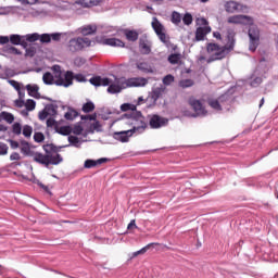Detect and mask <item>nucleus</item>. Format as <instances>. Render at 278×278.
Here are the masks:
<instances>
[{"label": "nucleus", "mask_w": 278, "mask_h": 278, "mask_svg": "<svg viewBox=\"0 0 278 278\" xmlns=\"http://www.w3.org/2000/svg\"><path fill=\"white\" fill-rule=\"evenodd\" d=\"M105 162H110L108 157H101L98 160L88 159L84 163V168H94V166H101V164H105Z\"/></svg>", "instance_id": "18"}, {"label": "nucleus", "mask_w": 278, "mask_h": 278, "mask_svg": "<svg viewBox=\"0 0 278 278\" xmlns=\"http://www.w3.org/2000/svg\"><path fill=\"white\" fill-rule=\"evenodd\" d=\"M184 25H192V14L186 13L182 17Z\"/></svg>", "instance_id": "51"}, {"label": "nucleus", "mask_w": 278, "mask_h": 278, "mask_svg": "<svg viewBox=\"0 0 278 278\" xmlns=\"http://www.w3.org/2000/svg\"><path fill=\"white\" fill-rule=\"evenodd\" d=\"M181 61V54L174 53L168 56L169 64H178Z\"/></svg>", "instance_id": "40"}, {"label": "nucleus", "mask_w": 278, "mask_h": 278, "mask_svg": "<svg viewBox=\"0 0 278 278\" xmlns=\"http://www.w3.org/2000/svg\"><path fill=\"white\" fill-rule=\"evenodd\" d=\"M10 86H12L15 90L21 91V84L16 80H9Z\"/></svg>", "instance_id": "59"}, {"label": "nucleus", "mask_w": 278, "mask_h": 278, "mask_svg": "<svg viewBox=\"0 0 278 278\" xmlns=\"http://www.w3.org/2000/svg\"><path fill=\"white\" fill-rule=\"evenodd\" d=\"M8 53H11V55H23V52H21V50H18L16 47L14 46H10L7 48Z\"/></svg>", "instance_id": "45"}, {"label": "nucleus", "mask_w": 278, "mask_h": 278, "mask_svg": "<svg viewBox=\"0 0 278 278\" xmlns=\"http://www.w3.org/2000/svg\"><path fill=\"white\" fill-rule=\"evenodd\" d=\"M10 160H11V162H18V160H21V154L18 152H13L10 155Z\"/></svg>", "instance_id": "60"}, {"label": "nucleus", "mask_w": 278, "mask_h": 278, "mask_svg": "<svg viewBox=\"0 0 278 278\" xmlns=\"http://www.w3.org/2000/svg\"><path fill=\"white\" fill-rule=\"evenodd\" d=\"M207 34H210V28H203V27L197 28L195 30L197 42H201V40H205V36H207Z\"/></svg>", "instance_id": "25"}, {"label": "nucleus", "mask_w": 278, "mask_h": 278, "mask_svg": "<svg viewBox=\"0 0 278 278\" xmlns=\"http://www.w3.org/2000/svg\"><path fill=\"white\" fill-rule=\"evenodd\" d=\"M139 51L142 55H149L151 53V41L147 34L139 38Z\"/></svg>", "instance_id": "16"}, {"label": "nucleus", "mask_w": 278, "mask_h": 278, "mask_svg": "<svg viewBox=\"0 0 278 278\" xmlns=\"http://www.w3.org/2000/svg\"><path fill=\"white\" fill-rule=\"evenodd\" d=\"M65 81L59 80L56 84L58 86H63V88H68L73 86V79H76L79 84H85V81H88L86 79V76L84 74H75L73 71H67L64 74Z\"/></svg>", "instance_id": "8"}, {"label": "nucleus", "mask_w": 278, "mask_h": 278, "mask_svg": "<svg viewBox=\"0 0 278 278\" xmlns=\"http://www.w3.org/2000/svg\"><path fill=\"white\" fill-rule=\"evenodd\" d=\"M227 23L230 25H253V17L249 15H232L228 17Z\"/></svg>", "instance_id": "12"}, {"label": "nucleus", "mask_w": 278, "mask_h": 278, "mask_svg": "<svg viewBox=\"0 0 278 278\" xmlns=\"http://www.w3.org/2000/svg\"><path fill=\"white\" fill-rule=\"evenodd\" d=\"M264 62H266V59L262 58L258 65L250 75L249 80L251 88H260V86L264 84V79H266V73L268 72Z\"/></svg>", "instance_id": "5"}, {"label": "nucleus", "mask_w": 278, "mask_h": 278, "mask_svg": "<svg viewBox=\"0 0 278 278\" xmlns=\"http://www.w3.org/2000/svg\"><path fill=\"white\" fill-rule=\"evenodd\" d=\"M92 40L88 37H77L72 38L67 43V49L72 53H77V51H83V49H86V47H91Z\"/></svg>", "instance_id": "7"}, {"label": "nucleus", "mask_w": 278, "mask_h": 278, "mask_svg": "<svg viewBox=\"0 0 278 278\" xmlns=\"http://www.w3.org/2000/svg\"><path fill=\"white\" fill-rule=\"evenodd\" d=\"M24 105L27 112H34V110H36V102L31 99H28Z\"/></svg>", "instance_id": "43"}, {"label": "nucleus", "mask_w": 278, "mask_h": 278, "mask_svg": "<svg viewBox=\"0 0 278 278\" xmlns=\"http://www.w3.org/2000/svg\"><path fill=\"white\" fill-rule=\"evenodd\" d=\"M75 34L73 31L67 33H52L50 34V40H53V42H60L64 36H74Z\"/></svg>", "instance_id": "28"}, {"label": "nucleus", "mask_w": 278, "mask_h": 278, "mask_svg": "<svg viewBox=\"0 0 278 278\" xmlns=\"http://www.w3.org/2000/svg\"><path fill=\"white\" fill-rule=\"evenodd\" d=\"M67 140L70 142V147H75L76 149L81 148V142L79 141V137L71 135L68 136Z\"/></svg>", "instance_id": "32"}, {"label": "nucleus", "mask_w": 278, "mask_h": 278, "mask_svg": "<svg viewBox=\"0 0 278 278\" xmlns=\"http://www.w3.org/2000/svg\"><path fill=\"white\" fill-rule=\"evenodd\" d=\"M3 75L4 79H8V77H14V71L9 67H3Z\"/></svg>", "instance_id": "55"}, {"label": "nucleus", "mask_w": 278, "mask_h": 278, "mask_svg": "<svg viewBox=\"0 0 278 278\" xmlns=\"http://www.w3.org/2000/svg\"><path fill=\"white\" fill-rule=\"evenodd\" d=\"M35 142H45V134L42 132H35L34 134Z\"/></svg>", "instance_id": "56"}, {"label": "nucleus", "mask_w": 278, "mask_h": 278, "mask_svg": "<svg viewBox=\"0 0 278 278\" xmlns=\"http://www.w3.org/2000/svg\"><path fill=\"white\" fill-rule=\"evenodd\" d=\"M80 118H81V121H94V123L92 125L93 129H99V127H101V124L99 123V121H97V114L81 115Z\"/></svg>", "instance_id": "29"}, {"label": "nucleus", "mask_w": 278, "mask_h": 278, "mask_svg": "<svg viewBox=\"0 0 278 278\" xmlns=\"http://www.w3.org/2000/svg\"><path fill=\"white\" fill-rule=\"evenodd\" d=\"M81 111L85 114H90V112H94V102L89 101V102L83 104Z\"/></svg>", "instance_id": "36"}, {"label": "nucleus", "mask_w": 278, "mask_h": 278, "mask_svg": "<svg viewBox=\"0 0 278 278\" xmlns=\"http://www.w3.org/2000/svg\"><path fill=\"white\" fill-rule=\"evenodd\" d=\"M3 118L7 123H14V115L12 113L2 112Z\"/></svg>", "instance_id": "50"}, {"label": "nucleus", "mask_w": 278, "mask_h": 278, "mask_svg": "<svg viewBox=\"0 0 278 278\" xmlns=\"http://www.w3.org/2000/svg\"><path fill=\"white\" fill-rule=\"evenodd\" d=\"M47 127H58V122L55 117H49L46 122Z\"/></svg>", "instance_id": "57"}, {"label": "nucleus", "mask_w": 278, "mask_h": 278, "mask_svg": "<svg viewBox=\"0 0 278 278\" xmlns=\"http://www.w3.org/2000/svg\"><path fill=\"white\" fill-rule=\"evenodd\" d=\"M15 108H23V105H25V101L24 100H15L14 101Z\"/></svg>", "instance_id": "64"}, {"label": "nucleus", "mask_w": 278, "mask_h": 278, "mask_svg": "<svg viewBox=\"0 0 278 278\" xmlns=\"http://www.w3.org/2000/svg\"><path fill=\"white\" fill-rule=\"evenodd\" d=\"M77 116H79V112H77L75 109H68V111L64 115L66 121H75Z\"/></svg>", "instance_id": "34"}, {"label": "nucleus", "mask_w": 278, "mask_h": 278, "mask_svg": "<svg viewBox=\"0 0 278 278\" xmlns=\"http://www.w3.org/2000/svg\"><path fill=\"white\" fill-rule=\"evenodd\" d=\"M143 129H147V124L132 125L131 129L113 132V138L114 140H118V142H129V138H131L136 131L142 132Z\"/></svg>", "instance_id": "6"}, {"label": "nucleus", "mask_w": 278, "mask_h": 278, "mask_svg": "<svg viewBox=\"0 0 278 278\" xmlns=\"http://www.w3.org/2000/svg\"><path fill=\"white\" fill-rule=\"evenodd\" d=\"M22 38H23V35L13 34V35H10L9 42H11V45L20 46Z\"/></svg>", "instance_id": "39"}, {"label": "nucleus", "mask_w": 278, "mask_h": 278, "mask_svg": "<svg viewBox=\"0 0 278 278\" xmlns=\"http://www.w3.org/2000/svg\"><path fill=\"white\" fill-rule=\"evenodd\" d=\"M170 21H172L173 25H176L177 27H179V25H181V21H182L181 13L174 11L172 13Z\"/></svg>", "instance_id": "31"}, {"label": "nucleus", "mask_w": 278, "mask_h": 278, "mask_svg": "<svg viewBox=\"0 0 278 278\" xmlns=\"http://www.w3.org/2000/svg\"><path fill=\"white\" fill-rule=\"evenodd\" d=\"M96 42H98V45H103L106 47H125V42H123V40L118 38L97 37Z\"/></svg>", "instance_id": "13"}, {"label": "nucleus", "mask_w": 278, "mask_h": 278, "mask_svg": "<svg viewBox=\"0 0 278 278\" xmlns=\"http://www.w3.org/2000/svg\"><path fill=\"white\" fill-rule=\"evenodd\" d=\"M8 142L10 143L11 149H18V147H21L18 141H14L12 139H9Z\"/></svg>", "instance_id": "62"}, {"label": "nucleus", "mask_w": 278, "mask_h": 278, "mask_svg": "<svg viewBox=\"0 0 278 278\" xmlns=\"http://www.w3.org/2000/svg\"><path fill=\"white\" fill-rule=\"evenodd\" d=\"M48 116H49V113H47L46 109L40 111L39 114H38L39 121H47Z\"/></svg>", "instance_id": "58"}, {"label": "nucleus", "mask_w": 278, "mask_h": 278, "mask_svg": "<svg viewBox=\"0 0 278 278\" xmlns=\"http://www.w3.org/2000/svg\"><path fill=\"white\" fill-rule=\"evenodd\" d=\"M51 71L53 72V75L55 78V80H54L55 86H58L59 81H66V77H64V74L62 73V66L53 65L51 67Z\"/></svg>", "instance_id": "20"}, {"label": "nucleus", "mask_w": 278, "mask_h": 278, "mask_svg": "<svg viewBox=\"0 0 278 278\" xmlns=\"http://www.w3.org/2000/svg\"><path fill=\"white\" fill-rule=\"evenodd\" d=\"M149 124L151 129H160L168 125V118L162 117L160 115H152Z\"/></svg>", "instance_id": "15"}, {"label": "nucleus", "mask_w": 278, "mask_h": 278, "mask_svg": "<svg viewBox=\"0 0 278 278\" xmlns=\"http://www.w3.org/2000/svg\"><path fill=\"white\" fill-rule=\"evenodd\" d=\"M72 131H73V134H75V136H81V134L84 131V127H81V124H76V125H74Z\"/></svg>", "instance_id": "46"}, {"label": "nucleus", "mask_w": 278, "mask_h": 278, "mask_svg": "<svg viewBox=\"0 0 278 278\" xmlns=\"http://www.w3.org/2000/svg\"><path fill=\"white\" fill-rule=\"evenodd\" d=\"M20 144H21V153L23 155H25L26 157L35 159L36 152L31 151V146H29V142H27L26 140H22Z\"/></svg>", "instance_id": "19"}, {"label": "nucleus", "mask_w": 278, "mask_h": 278, "mask_svg": "<svg viewBox=\"0 0 278 278\" xmlns=\"http://www.w3.org/2000/svg\"><path fill=\"white\" fill-rule=\"evenodd\" d=\"M248 36L250 39L249 50L252 52L257 51V48L260 47V27L253 24L250 25V28L248 30Z\"/></svg>", "instance_id": "10"}, {"label": "nucleus", "mask_w": 278, "mask_h": 278, "mask_svg": "<svg viewBox=\"0 0 278 278\" xmlns=\"http://www.w3.org/2000/svg\"><path fill=\"white\" fill-rule=\"evenodd\" d=\"M63 148L64 147H58L53 143L43 144L42 149L45 154L36 152L35 162H37V164H41L46 168H49L51 165L58 166V164H62V162H64L62 154H60Z\"/></svg>", "instance_id": "1"}, {"label": "nucleus", "mask_w": 278, "mask_h": 278, "mask_svg": "<svg viewBox=\"0 0 278 278\" xmlns=\"http://www.w3.org/2000/svg\"><path fill=\"white\" fill-rule=\"evenodd\" d=\"M124 35L126 36V39L129 42H136V40H138L139 36H140V34H138L137 30H131V29H125Z\"/></svg>", "instance_id": "27"}, {"label": "nucleus", "mask_w": 278, "mask_h": 278, "mask_svg": "<svg viewBox=\"0 0 278 278\" xmlns=\"http://www.w3.org/2000/svg\"><path fill=\"white\" fill-rule=\"evenodd\" d=\"M178 86L180 88H192V86H194V80L190 79V78H187V79H182L178 83Z\"/></svg>", "instance_id": "37"}, {"label": "nucleus", "mask_w": 278, "mask_h": 278, "mask_svg": "<svg viewBox=\"0 0 278 278\" xmlns=\"http://www.w3.org/2000/svg\"><path fill=\"white\" fill-rule=\"evenodd\" d=\"M103 0H76L75 5H80V8H94L99 5Z\"/></svg>", "instance_id": "22"}, {"label": "nucleus", "mask_w": 278, "mask_h": 278, "mask_svg": "<svg viewBox=\"0 0 278 278\" xmlns=\"http://www.w3.org/2000/svg\"><path fill=\"white\" fill-rule=\"evenodd\" d=\"M48 116L55 117L58 116V104H47L45 106Z\"/></svg>", "instance_id": "30"}, {"label": "nucleus", "mask_w": 278, "mask_h": 278, "mask_svg": "<svg viewBox=\"0 0 278 278\" xmlns=\"http://www.w3.org/2000/svg\"><path fill=\"white\" fill-rule=\"evenodd\" d=\"M152 28L161 42H163L164 45H168L170 42L168 36H166V28L160 23V20H157V17L152 18Z\"/></svg>", "instance_id": "11"}, {"label": "nucleus", "mask_w": 278, "mask_h": 278, "mask_svg": "<svg viewBox=\"0 0 278 278\" xmlns=\"http://www.w3.org/2000/svg\"><path fill=\"white\" fill-rule=\"evenodd\" d=\"M13 134H15V136H21V131H23V127H21L20 123H15L13 124Z\"/></svg>", "instance_id": "53"}, {"label": "nucleus", "mask_w": 278, "mask_h": 278, "mask_svg": "<svg viewBox=\"0 0 278 278\" xmlns=\"http://www.w3.org/2000/svg\"><path fill=\"white\" fill-rule=\"evenodd\" d=\"M118 79L121 78H115V83L113 84V80L108 77H101V76H93L89 79V84L91 86H94L96 88H99L101 86H109L106 91L109 94H118V92H122L124 88L122 84L118 83Z\"/></svg>", "instance_id": "4"}, {"label": "nucleus", "mask_w": 278, "mask_h": 278, "mask_svg": "<svg viewBox=\"0 0 278 278\" xmlns=\"http://www.w3.org/2000/svg\"><path fill=\"white\" fill-rule=\"evenodd\" d=\"M122 112H128L122 115V119L126 118L127 125H147L144 122V116H142V112L138 111L136 104L124 103L121 105Z\"/></svg>", "instance_id": "3"}, {"label": "nucleus", "mask_w": 278, "mask_h": 278, "mask_svg": "<svg viewBox=\"0 0 278 278\" xmlns=\"http://www.w3.org/2000/svg\"><path fill=\"white\" fill-rule=\"evenodd\" d=\"M34 132V128L29 125H25L23 127V136H25V138H31V134Z\"/></svg>", "instance_id": "44"}, {"label": "nucleus", "mask_w": 278, "mask_h": 278, "mask_svg": "<svg viewBox=\"0 0 278 278\" xmlns=\"http://www.w3.org/2000/svg\"><path fill=\"white\" fill-rule=\"evenodd\" d=\"M10 147L7 143L0 142V155H8Z\"/></svg>", "instance_id": "54"}, {"label": "nucleus", "mask_w": 278, "mask_h": 278, "mask_svg": "<svg viewBox=\"0 0 278 278\" xmlns=\"http://www.w3.org/2000/svg\"><path fill=\"white\" fill-rule=\"evenodd\" d=\"M164 92V87H156L153 90L154 99H160L162 97V93Z\"/></svg>", "instance_id": "52"}, {"label": "nucleus", "mask_w": 278, "mask_h": 278, "mask_svg": "<svg viewBox=\"0 0 278 278\" xmlns=\"http://www.w3.org/2000/svg\"><path fill=\"white\" fill-rule=\"evenodd\" d=\"M39 40L41 45H49L51 42V34H41L39 35Z\"/></svg>", "instance_id": "42"}, {"label": "nucleus", "mask_w": 278, "mask_h": 278, "mask_svg": "<svg viewBox=\"0 0 278 278\" xmlns=\"http://www.w3.org/2000/svg\"><path fill=\"white\" fill-rule=\"evenodd\" d=\"M173 81H175V76L168 74L163 78V84L164 86H170V84H173Z\"/></svg>", "instance_id": "47"}, {"label": "nucleus", "mask_w": 278, "mask_h": 278, "mask_svg": "<svg viewBox=\"0 0 278 278\" xmlns=\"http://www.w3.org/2000/svg\"><path fill=\"white\" fill-rule=\"evenodd\" d=\"M78 30L83 36H92L93 34H97V25L94 24L85 25L78 28Z\"/></svg>", "instance_id": "21"}, {"label": "nucleus", "mask_w": 278, "mask_h": 278, "mask_svg": "<svg viewBox=\"0 0 278 278\" xmlns=\"http://www.w3.org/2000/svg\"><path fill=\"white\" fill-rule=\"evenodd\" d=\"M24 37L28 42H36V40H40V34L38 33L27 34L24 35Z\"/></svg>", "instance_id": "41"}, {"label": "nucleus", "mask_w": 278, "mask_h": 278, "mask_svg": "<svg viewBox=\"0 0 278 278\" xmlns=\"http://www.w3.org/2000/svg\"><path fill=\"white\" fill-rule=\"evenodd\" d=\"M42 81L43 84H46V86H53V84H55V81L53 80V74H51L50 72L45 73L42 76Z\"/></svg>", "instance_id": "33"}, {"label": "nucleus", "mask_w": 278, "mask_h": 278, "mask_svg": "<svg viewBox=\"0 0 278 278\" xmlns=\"http://www.w3.org/2000/svg\"><path fill=\"white\" fill-rule=\"evenodd\" d=\"M208 105H210L213 110H217V111L223 110V104L220 103V100L211 99V100H208Z\"/></svg>", "instance_id": "38"}, {"label": "nucleus", "mask_w": 278, "mask_h": 278, "mask_svg": "<svg viewBox=\"0 0 278 278\" xmlns=\"http://www.w3.org/2000/svg\"><path fill=\"white\" fill-rule=\"evenodd\" d=\"M224 8L226 12H228V14H236V12H242L247 7L240 4L239 2L230 0L225 2Z\"/></svg>", "instance_id": "17"}, {"label": "nucleus", "mask_w": 278, "mask_h": 278, "mask_svg": "<svg viewBox=\"0 0 278 278\" xmlns=\"http://www.w3.org/2000/svg\"><path fill=\"white\" fill-rule=\"evenodd\" d=\"M10 42V37L0 36V45H8Z\"/></svg>", "instance_id": "63"}, {"label": "nucleus", "mask_w": 278, "mask_h": 278, "mask_svg": "<svg viewBox=\"0 0 278 278\" xmlns=\"http://www.w3.org/2000/svg\"><path fill=\"white\" fill-rule=\"evenodd\" d=\"M26 90L29 97H33L34 99H38L40 97V93L38 92L40 87H38V85H26Z\"/></svg>", "instance_id": "26"}, {"label": "nucleus", "mask_w": 278, "mask_h": 278, "mask_svg": "<svg viewBox=\"0 0 278 278\" xmlns=\"http://www.w3.org/2000/svg\"><path fill=\"white\" fill-rule=\"evenodd\" d=\"M117 84H121L123 88H142L149 84V80L144 77H134L128 79L122 77L117 80Z\"/></svg>", "instance_id": "9"}, {"label": "nucleus", "mask_w": 278, "mask_h": 278, "mask_svg": "<svg viewBox=\"0 0 278 278\" xmlns=\"http://www.w3.org/2000/svg\"><path fill=\"white\" fill-rule=\"evenodd\" d=\"M71 128L70 126H63L60 128V130L58 131V134H60L61 136H71Z\"/></svg>", "instance_id": "49"}, {"label": "nucleus", "mask_w": 278, "mask_h": 278, "mask_svg": "<svg viewBox=\"0 0 278 278\" xmlns=\"http://www.w3.org/2000/svg\"><path fill=\"white\" fill-rule=\"evenodd\" d=\"M27 42H29V41L27 40V38L25 37V35H23V37H22V39H21L20 46L23 47V49H27V47H29V43H27Z\"/></svg>", "instance_id": "61"}, {"label": "nucleus", "mask_w": 278, "mask_h": 278, "mask_svg": "<svg viewBox=\"0 0 278 278\" xmlns=\"http://www.w3.org/2000/svg\"><path fill=\"white\" fill-rule=\"evenodd\" d=\"M154 244H157V243H149V244H147L142 249L134 252L131 257H138V255H144V253H147V251H149V249H151V247H153Z\"/></svg>", "instance_id": "35"}, {"label": "nucleus", "mask_w": 278, "mask_h": 278, "mask_svg": "<svg viewBox=\"0 0 278 278\" xmlns=\"http://www.w3.org/2000/svg\"><path fill=\"white\" fill-rule=\"evenodd\" d=\"M74 64L79 68V67L84 66V64H86V59L81 58V56H76L74 59Z\"/></svg>", "instance_id": "48"}, {"label": "nucleus", "mask_w": 278, "mask_h": 278, "mask_svg": "<svg viewBox=\"0 0 278 278\" xmlns=\"http://www.w3.org/2000/svg\"><path fill=\"white\" fill-rule=\"evenodd\" d=\"M189 105H191L193 112H195V114L192 115L194 118H197V116H205L207 114V111L203 108V103L194 98H189Z\"/></svg>", "instance_id": "14"}, {"label": "nucleus", "mask_w": 278, "mask_h": 278, "mask_svg": "<svg viewBox=\"0 0 278 278\" xmlns=\"http://www.w3.org/2000/svg\"><path fill=\"white\" fill-rule=\"evenodd\" d=\"M219 102L222 103V106L224 110H229L231 106V103H233V99L229 96V93L222 94L218 98Z\"/></svg>", "instance_id": "24"}, {"label": "nucleus", "mask_w": 278, "mask_h": 278, "mask_svg": "<svg viewBox=\"0 0 278 278\" xmlns=\"http://www.w3.org/2000/svg\"><path fill=\"white\" fill-rule=\"evenodd\" d=\"M137 68L138 71H141V73H146V75L155 73V68L147 62L137 63Z\"/></svg>", "instance_id": "23"}, {"label": "nucleus", "mask_w": 278, "mask_h": 278, "mask_svg": "<svg viewBox=\"0 0 278 278\" xmlns=\"http://www.w3.org/2000/svg\"><path fill=\"white\" fill-rule=\"evenodd\" d=\"M236 47V33L233 30L227 31V43L223 47L218 46V43H207L206 51L211 53L208 62H216L218 60H225L233 48Z\"/></svg>", "instance_id": "2"}]
</instances>
